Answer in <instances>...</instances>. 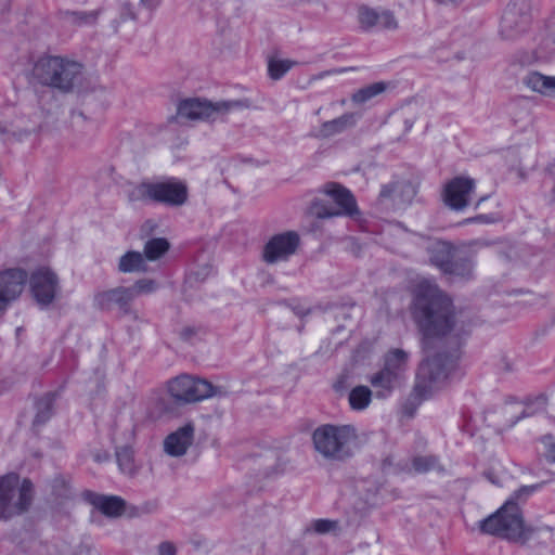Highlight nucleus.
<instances>
[{"label":"nucleus","instance_id":"4","mask_svg":"<svg viewBox=\"0 0 555 555\" xmlns=\"http://www.w3.org/2000/svg\"><path fill=\"white\" fill-rule=\"evenodd\" d=\"M130 203H157L169 207H180L188 202L189 190L184 181L169 178L160 181H142L129 189Z\"/></svg>","mask_w":555,"mask_h":555},{"label":"nucleus","instance_id":"9","mask_svg":"<svg viewBox=\"0 0 555 555\" xmlns=\"http://www.w3.org/2000/svg\"><path fill=\"white\" fill-rule=\"evenodd\" d=\"M167 388L172 399L180 403H193L216 395V390L210 383L190 375H181L170 379Z\"/></svg>","mask_w":555,"mask_h":555},{"label":"nucleus","instance_id":"16","mask_svg":"<svg viewBox=\"0 0 555 555\" xmlns=\"http://www.w3.org/2000/svg\"><path fill=\"white\" fill-rule=\"evenodd\" d=\"M132 293L129 287H115L94 295V305L101 310L118 308L122 314H131Z\"/></svg>","mask_w":555,"mask_h":555},{"label":"nucleus","instance_id":"31","mask_svg":"<svg viewBox=\"0 0 555 555\" xmlns=\"http://www.w3.org/2000/svg\"><path fill=\"white\" fill-rule=\"evenodd\" d=\"M54 397L51 393H47L44 397L39 399L36 403V415L34 418V425H43L52 415Z\"/></svg>","mask_w":555,"mask_h":555},{"label":"nucleus","instance_id":"46","mask_svg":"<svg viewBox=\"0 0 555 555\" xmlns=\"http://www.w3.org/2000/svg\"><path fill=\"white\" fill-rule=\"evenodd\" d=\"M141 4L144 5V7H154V2L152 0H140Z\"/></svg>","mask_w":555,"mask_h":555},{"label":"nucleus","instance_id":"40","mask_svg":"<svg viewBox=\"0 0 555 555\" xmlns=\"http://www.w3.org/2000/svg\"><path fill=\"white\" fill-rule=\"evenodd\" d=\"M537 489V486H522L516 490L508 500H513L518 505L519 501L526 500Z\"/></svg>","mask_w":555,"mask_h":555},{"label":"nucleus","instance_id":"29","mask_svg":"<svg viewBox=\"0 0 555 555\" xmlns=\"http://www.w3.org/2000/svg\"><path fill=\"white\" fill-rule=\"evenodd\" d=\"M348 401L352 410H365L372 401V390L367 386H357L349 392Z\"/></svg>","mask_w":555,"mask_h":555},{"label":"nucleus","instance_id":"14","mask_svg":"<svg viewBox=\"0 0 555 555\" xmlns=\"http://www.w3.org/2000/svg\"><path fill=\"white\" fill-rule=\"evenodd\" d=\"M323 192L334 201V203L338 206V209H325L322 212L319 211V218H328L340 215L353 217L359 214L356 198L353 197L351 192L345 186L335 182H330L323 186Z\"/></svg>","mask_w":555,"mask_h":555},{"label":"nucleus","instance_id":"51","mask_svg":"<svg viewBox=\"0 0 555 555\" xmlns=\"http://www.w3.org/2000/svg\"><path fill=\"white\" fill-rule=\"evenodd\" d=\"M345 103H346V100H341V101H340V104H341V105H345Z\"/></svg>","mask_w":555,"mask_h":555},{"label":"nucleus","instance_id":"47","mask_svg":"<svg viewBox=\"0 0 555 555\" xmlns=\"http://www.w3.org/2000/svg\"><path fill=\"white\" fill-rule=\"evenodd\" d=\"M434 1L437 2L438 4H449V3L454 2V0H434Z\"/></svg>","mask_w":555,"mask_h":555},{"label":"nucleus","instance_id":"8","mask_svg":"<svg viewBox=\"0 0 555 555\" xmlns=\"http://www.w3.org/2000/svg\"><path fill=\"white\" fill-rule=\"evenodd\" d=\"M245 106L247 105L243 101L211 103L198 98L185 99L179 103L176 118L190 121L215 120L234 108Z\"/></svg>","mask_w":555,"mask_h":555},{"label":"nucleus","instance_id":"27","mask_svg":"<svg viewBox=\"0 0 555 555\" xmlns=\"http://www.w3.org/2000/svg\"><path fill=\"white\" fill-rule=\"evenodd\" d=\"M116 459L122 474L133 477L139 470L134 461V452L130 447H121L116 451Z\"/></svg>","mask_w":555,"mask_h":555},{"label":"nucleus","instance_id":"33","mask_svg":"<svg viewBox=\"0 0 555 555\" xmlns=\"http://www.w3.org/2000/svg\"><path fill=\"white\" fill-rule=\"evenodd\" d=\"M412 466L417 473H427L441 468L439 460L435 455L416 456L412 461Z\"/></svg>","mask_w":555,"mask_h":555},{"label":"nucleus","instance_id":"12","mask_svg":"<svg viewBox=\"0 0 555 555\" xmlns=\"http://www.w3.org/2000/svg\"><path fill=\"white\" fill-rule=\"evenodd\" d=\"M30 292L38 305L47 307L54 300L59 292V279L47 267L35 270L29 278Z\"/></svg>","mask_w":555,"mask_h":555},{"label":"nucleus","instance_id":"50","mask_svg":"<svg viewBox=\"0 0 555 555\" xmlns=\"http://www.w3.org/2000/svg\"><path fill=\"white\" fill-rule=\"evenodd\" d=\"M487 476L492 481V483H496V481L491 478L490 474H487Z\"/></svg>","mask_w":555,"mask_h":555},{"label":"nucleus","instance_id":"26","mask_svg":"<svg viewBox=\"0 0 555 555\" xmlns=\"http://www.w3.org/2000/svg\"><path fill=\"white\" fill-rule=\"evenodd\" d=\"M118 270L122 273L145 272L147 270L146 259L139 251H127L119 259Z\"/></svg>","mask_w":555,"mask_h":555},{"label":"nucleus","instance_id":"11","mask_svg":"<svg viewBox=\"0 0 555 555\" xmlns=\"http://www.w3.org/2000/svg\"><path fill=\"white\" fill-rule=\"evenodd\" d=\"M299 242V235L293 231L273 235L263 247V261L274 264L287 260L296 253Z\"/></svg>","mask_w":555,"mask_h":555},{"label":"nucleus","instance_id":"45","mask_svg":"<svg viewBox=\"0 0 555 555\" xmlns=\"http://www.w3.org/2000/svg\"><path fill=\"white\" fill-rule=\"evenodd\" d=\"M193 334H194V332L191 328H184L181 332L182 337L185 338V339L190 338Z\"/></svg>","mask_w":555,"mask_h":555},{"label":"nucleus","instance_id":"3","mask_svg":"<svg viewBox=\"0 0 555 555\" xmlns=\"http://www.w3.org/2000/svg\"><path fill=\"white\" fill-rule=\"evenodd\" d=\"M358 439L352 425L324 424L312 433L314 450L327 461L343 462L353 454L352 443Z\"/></svg>","mask_w":555,"mask_h":555},{"label":"nucleus","instance_id":"10","mask_svg":"<svg viewBox=\"0 0 555 555\" xmlns=\"http://www.w3.org/2000/svg\"><path fill=\"white\" fill-rule=\"evenodd\" d=\"M531 21V4L529 0H516L505 9L500 34L505 39H514L528 28Z\"/></svg>","mask_w":555,"mask_h":555},{"label":"nucleus","instance_id":"52","mask_svg":"<svg viewBox=\"0 0 555 555\" xmlns=\"http://www.w3.org/2000/svg\"><path fill=\"white\" fill-rule=\"evenodd\" d=\"M525 416H527V414L524 412L519 418L525 417Z\"/></svg>","mask_w":555,"mask_h":555},{"label":"nucleus","instance_id":"39","mask_svg":"<svg viewBox=\"0 0 555 555\" xmlns=\"http://www.w3.org/2000/svg\"><path fill=\"white\" fill-rule=\"evenodd\" d=\"M385 30H396L399 27L395 14L390 11H382L378 14L377 26Z\"/></svg>","mask_w":555,"mask_h":555},{"label":"nucleus","instance_id":"25","mask_svg":"<svg viewBox=\"0 0 555 555\" xmlns=\"http://www.w3.org/2000/svg\"><path fill=\"white\" fill-rule=\"evenodd\" d=\"M38 131L39 126L34 125L33 127H23L22 120H17L15 122H0V139L5 141L11 139L22 141Z\"/></svg>","mask_w":555,"mask_h":555},{"label":"nucleus","instance_id":"36","mask_svg":"<svg viewBox=\"0 0 555 555\" xmlns=\"http://www.w3.org/2000/svg\"><path fill=\"white\" fill-rule=\"evenodd\" d=\"M293 64L288 60H271L268 66L270 77L274 80L280 79L292 68Z\"/></svg>","mask_w":555,"mask_h":555},{"label":"nucleus","instance_id":"42","mask_svg":"<svg viewBox=\"0 0 555 555\" xmlns=\"http://www.w3.org/2000/svg\"><path fill=\"white\" fill-rule=\"evenodd\" d=\"M121 18L122 20H135V13L132 9V5L129 2H124L121 4Z\"/></svg>","mask_w":555,"mask_h":555},{"label":"nucleus","instance_id":"43","mask_svg":"<svg viewBox=\"0 0 555 555\" xmlns=\"http://www.w3.org/2000/svg\"><path fill=\"white\" fill-rule=\"evenodd\" d=\"M396 186H397V184L384 185L380 191V196L389 197L391 195V193L395 191Z\"/></svg>","mask_w":555,"mask_h":555},{"label":"nucleus","instance_id":"37","mask_svg":"<svg viewBox=\"0 0 555 555\" xmlns=\"http://www.w3.org/2000/svg\"><path fill=\"white\" fill-rule=\"evenodd\" d=\"M338 522L330 519H315L307 527L306 532H314L318 534H325L336 530Z\"/></svg>","mask_w":555,"mask_h":555},{"label":"nucleus","instance_id":"1","mask_svg":"<svg viewBox=\"0 0 555 555\" xmlns=\"http://www.w3.org/2000/svg\"><path fill=\"white\" fill-rule=\"evenodd\" d=\"M414 318L424 335V348L429 339L464 331L462 313L434 282L422 280L414 291Z\"/></svg>","mask_w":555,"mask_h":555},{"label":"nucleus","instance_id":"13","mask_svg":"<svg viewBox=\"0 0 555 555\" xmlns=\"http://www.w3.org/2000/svg\"><path fill=\"white\" fill-rule=\"evenodd\" d=\"M27 273L23 269L12 268L0 271V315L22 295Z\"/></svg>","mask_w":555,"mask_h":555},{"label":"nucleus","instance_id":"15","mask_svg":"<svg viewBox=\"0 0 555 555\" xmlns=\"http://www.w3.org/2000/svg\"><path fill=\"white\" fill-rule=\"evenodd\" d=\"M475 189V181L468 177H455L443 189V201L454 210H463L467 207Z\"/></svg>","mask_w":555,"mask_h":555},{"label":"nucleus","instance_id":"44","mask_svg":"<svg viewBox=\"0 0 555 555\" xmlns=\"http://www.w3.org/2000/svg\"><path fill=\"white\" fill-rule=\"evenodd\" d=\"M502 362H503V369L504 371L506 372H512L515 370V363L514 361L507 359L506 357H503L502 358Z\"/></svg>","mask_w":555,"mask_h":555},{"label":"nucleus","instance_id":"48","mask_svg":"<svg viewBox=\"0 0 555 555\" xmlns=\"http://www.w3.org/2000/svg\"><path fill=\"white\" fill-rule=\"evenodd\" d=\"M390 464H391V460H390V457H387V459L384 461L383 466H384V468H386V466H387V465H390Z\"/></svg>","mask_w":555,"mask_h":555},{"label":"nucleus","instance_id":"2","mask_svg":"<svg viewBox=\"0 0 555 555\" xmlns=\"http://www.w3.org/2000/svg\"><path fill=\"white\" fill-rule=\"evenodd\" d=\"M82 65L74 60L62 56H42L31 69V78L46 87L69 93L80 83Z\"/></svg>","mask_w":555,"mask_h":555},{"label":"nucleus","instance_id":"49","mask_svg":"<svg viewBox=\"0 0 555 555\" xmlns=\"http://www.w3.org/2000/svg\"><path fill=\"white\" fill-rule=\"evenodd\" d=\"M475 220L488 221V218L486 216H478Z\"/></svg>","mask_w":555,"mask_h":555},{"label":"nucleus","instance_id":"18","mask_svg":"<svg viewBox=\"0 0 555 555\" xmlns=\"http://www.w3.org/2000/svg\"><path fill=\"white\" fill-rule=\"evenodd\" d=\"M369 382L375 389L376 397L379 399L388 398L396 389L405 384L396 377V374H391L383 367L379 371L373 373L369 377Z\"/></svg>","mask_w":555,"mask_h":555},{"label":"nucleus","instance_id":"28","mask_svg":"<svg viewBox=\"0 0 555 555\" xmlns=\"http://www.w3.org/2000/svg\"><path fill=\"white\" fill-rule=\"evenodd\" d=\"M169 242L164 237L151 238L144 244L143 256L146 261H155L162 258L169 250Z\"/></svg>","mask_w":555,"mask_h":555},{"label":"nucleus","instance_id":"7","mask_svg":"<svg viewBox=\"0 0 555 555\" xmlns=\"http://www.w3.org/2000/svg\"><path fill=\"white\" fill-rule=\"evenodd\" d=\"M33 501V483L20 480L14 473L0 477V519L8 520L28 511Z\"/></svg>","mask_w":555,"mask_h":555},{"label":"nucleus","instance_id":"5","mask_svg":"<svg viewBox=\"0 0 555 555\" xmlns=\"http://www.w3.org/2000/svg\"><path fill=\"white\" fill-rule=\"evenodd\" d=\"M480 530L519 543L528 541L534 531L525 524L521 512L513 500H507L499 511L480 521Z\"/></svg>","mask_w":555,"mask_h":555},{"label":"nucleus","instance_id":"24","mask_svg":"<svg viewBox=\"0 0 555 555\" xmlns=\"http://www.w3.org/2000/svg\"><path fill=\"white\" fill-rule=\"evenodd\" d=\"M525 85L534 92L555 98V76L533 72L525 78Z\"/></svg>","mask_w":555,"mask_h":555},{"label":"nucleus","instance_id":"38","mask_svg":"<svg viewBox=\"0 0 555 555\" xmlns=\"http://www.w3.org/2000/svg\"><path fill=\"white\" fill-rule=\"evenodd\" d=\"M68 18L77 25H91L94 24L100 15L99 10L89 12H68Z\"/></svg>","mask_w":555,"mask_h":555},{"label":"nucleus","instance_id":"34","mask_svg":"<svg viewBox=\"0 0 555 555\" xmlns=\"http://www.w3.org/2000/svg\"><path fill=\"white\" fill-rule=\"evenodd\" d=\"M379 12L370 9L367 7H361L359 9V23L361 25V28L364 30H370L373 27L377 26V20H378Z\"/></svg>","mask_w":555,"mask_h":555},{"label":"nucleus","instance_id":"30","mask_svg":"<svg viewBox=\"0 0 555 555\" xmlns=\"http://www.w3.org/2000/svg\"><path fill=\"white\" fill-rule=\"evenodd\" d=\"M386 90V83L383 81L374 82L372 85L365 86L351 95V101L356 105H362L373 98L379 95Z\"/></svg>","mask_w":555,"mask_h":555},{"label":"nucleus","instance_id":"35","mask_svg":"<svg viewBox=\"0 0 555 555\" xmlns=\"http://www.w3.org/2000/svg\"><path fill=\"white\" fill-rule=\"evenodd\" d=\"M158 283L153 279H141L138 280L132 286H130V291L132 293L133 299L142 294H152L158 289Z\"/></svg>","mask_w":555,"mask_h":555},{"label":"nucleus","instance_id":"23","mask_svg":"<svg viewBox=\"0 0 555 555\" xmlns=\"http://www.w3.org/2000/svg\"><path fill=\"white\" fill-rule=\"evenodd\" d=\"M457 249L448 242L436 241L428 247L429 259L444 273Z\"/></svg>","mask_w":555,"mask_h":555},{"label":"nucleus","instance_id":"17","mask_svg":"<svg viewBox=\"0 0 555 555\" xmlns=\"http://www.w3.org/2000/svg\"><path fill=\"white\" fill-rule=\"evenodd\" d=\"M195 427L188 423L169 434L164 440V451L170 456H182L194 441Z\"/></svg>","mask_w":555,"mask_h":555},{"label":"nucleus","instance_id":"20","mask_svg":"<svg viewBox=\"0 0 555 555\" xmlns=\"http://www.w3.org/2000/svg\"><path fill=\"white\" fill-rule=\"evenodd\" d=\"M90 503L102 514L111 518L120 517L125 513L126 501L117 495L90 493Z\"/></svg>","mask_w":555,"mask_h":555},{"label":"nucleus","instance_id":"6","mask_svg":"<svg viewBox=\"0 0 555 555\" xmlns=\"http://www.w3.org/2000/svg\"><path fill=\"white\" fill-rule=\"evenodd\" d=\"M426 358L418 366L414 385V395L420 400L428 399L448 379L454 367V360L447 353L430 354L429 347L424 348Z\"/></svg>","mask_w":555,"mask_h":555},{"label":"nucleus","instance_id":"32","mask_svg":"<svg viewBox=\"0 0 555 555\" xmlns=\"http://www.w3.org/2000/svg\"><path fill=\"white\" fill-rule=\"evenodd\" d=\"M538 454L548 463H555V437L552 434L542 435L537 439Z\"/></svg>","mask_w":555,"mask_h":555},{"label":"nucleus","instance_id":"21","mask_svg":"<svg viewBox=\"0 0 555 555\" xmlns=\"http://www.w3.org/2000/svg\"><path fill=\"white\" fill-rule=\"evenodd\" d=\"M473 257V249L459 248L444 273L463 279L470 278L474 271Z\"/></svg>","mask_w":555,"mask_h":555},{"label":"nucleus","instance_id":"19","mask_svg":"<svg viewBox=\"0 0 555 555\" xmlns=\"http://www.w3.org/2000/svg\"><path fill=\"white\" fill-rule=\"evenodd\" d=\"M409 361L410 354L408 351L400 348H392L384 356L383 369L391 374H396V377L405 383Z\"/></svg>","mask_w":555,"mask_h":555},{"label":"nucleus","instance_id":"41","mask_svg":"<svg viewBox=\"0 0 555 555\" xmlns=\"http://www.w3.org/2000/svg\"><path fill=\"white\" fill-rule=\"evenodd\" d=\"M158 554L159 555H176L177 548L173 543H171L169 541H165L158 545Z\"/></svg>","mask_w":555,"mask_h":555},{"label":"nucleus","instance_id":"22","mask_svg":"<svg viewBox=\"0 0 555 555\" xmlns=\"http://www.w3.org/2000/svg\"><path fill=\"white\" fill-rule=\"evenodd\" d=\"M359 115L357 113H345L332 120L324 121L320 128L318 137L331 138L340 134L357 125Z\"/></svg>","mask_w":555,"mask_h":555}]
</instances>
